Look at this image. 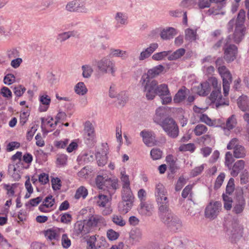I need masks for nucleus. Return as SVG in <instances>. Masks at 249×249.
<instances>
[{"label": "nucleus", "instance_id": "3", "mask_svg": "<svg viewBox=\"0 0 249 249\" xmlns=\"http://www.w3.org/2000/svg\"><path fill=\"white\" fill-rule=\"evenodd\" d=\"M95 181L99 189L103 190L104 193L108 194L110 196H111L119 188L118 179H111L106 175H98Z\"/></svg>", "mask_w": 249, "mask_h": 249}, {"label": "nucleus", "instance_id": "30", "mask_svg": "<svg viewBox=\"0 0 249 249\" xmlns=\"http://www.w3.org/2000/svg\"><path fill=\"white\" fill-rule=\"evenodd\" d=\"M187 91L188 89L184 87L179 89L174 97V102L179 103L184 100Z\"/></svg>", "mask_w": 249, "mask_h": 249}, {"label": "nucleus", "instance_id": "25", "mask_svg": "<svg viewBox=\"0 0 249 249\" xmlns=\"http://www.w3.org/2000/svg\"><path fill=\"white\" fill-rule=\"evenodd\" d=\"M238 107L243 111H249V98L246 95H242L237 99Z\"/></svg>", "mask_w": 249, "mask_h": 249}, {"label": "nucleus", "instance_id": "35", "mask_svg": "<svg viewBox=\"0 0 249 249\" xmlns=\"http://www.w3.org/2000/svg\"><path fill=\"white\" fill-rule=\"evenodd\" d=\"M196 31L190 28H188L185 31V40L192 42L196 40Z\"/></svg>", "mask_w": 249, "mask_h": 249}, {"label": "nucleus", "instance_id": "42", "mask_svg": "<svg viewBox=\"0 0 249 249\" xmlns=\"http://www.w3.org/2000/svg\"><path fill=\"white\" fill-rule=\"evenodd\" d=\"M75 91L79 95H83L87 92L88 89L83 82H79L75 87Z\"/></svg>", "mask_w": 249, "mask_h": 249}, {"label": "nucleus", "instance_id": "45", "mask_svg": "<svg viewBox=\"0 0 249 249\" xmlns=\"http://www.w3.org/2000/svg\"><path fill=\"white\" fill-rule=\"evenodd\" d=\"M116 97L117 98L118 104L121 107H123L124 106L125 104L127 101L128 98L126 92L124 91L120 92L119 94L116 95Z\"/></svg>", "mask_w": 249, "mask_h": 249}, {"label": "nucleus", "instance_id": "47", "mask_svg": "<svg viewBox=\"0 0 249 249\" xmlns=\"http://www.w3.org/2000/svg\"><path fill=\"white\" fill-rule=\"evenodd\" d=\"M170 53L171 52L169 51L159 52L154 54L152 58L153 60L156 61L162 60L164 59L166 57L168 56Z\"/></svg>", "mask_w": 249, "mask_h": 249}, {"label": "nucleus", "instance_id": "34", "mask_svg": "<svg viewBox=\"0 0 249 249\" xmlns=\"http://www.w3.org/2000/svg\"><path fill=\"white\" fill-rule=\"evenodd\" d=\"M40 102L43 106H40L39 110L40 112L46 111L50 105L51 99L48 98V96H41L40 97Z\"/></svg>", "mask_w": 249, "mask_h": 249}, {"label": "nucleus", "instance_id": "26", "mask_svg": "<svg viewBox=\"0 0 249 249\" xmlns=\"http://www.w3.org/2000/svg\"><path fill=\"white\" fill-rule=\"evenodd\" d=\"M77 35L76 31L65 32L58 34L56 36V41L62 43L71 37H75Z\"/></svg>", "mask_w": 249, "mask_h": 249}, {"label": "nucleus", "instance_id": "63", "mask_svg": "<svg viewBox=\"0 0 249 249\" xmlns=\"http://www.w3.org/2000/svg\"><path fill=\"white\" fill-rule=\"evenodd\" d=\"M107 236L110 241L117 239L119 236V233L112 229H109L107 231Z\"/></svg>", "mask_w": 249, "mask_h": 249}, {"label": "nucleus", "instance_id": "61", "mask_svg": "<svg viewBox=\"0 0 249 249\" xmlns=\"http://www.w3.org/2000/svg\"><path fill=\"white\" fill-rule=\"evenodd\" d=\"M197 4L196 0H183L181 2V5L182 7L192 8Z\"/></svg>", "mask_w": 249, "mask_h": 249}, {"label": "nucleus", "instance_id": "44", "mask_svg": "<svg viewBox=\"0 0 249 249\" xmlns=\"http://www.w3.org/2000/svg\"><path fill=\"white\" fill-rule=\"evenodd\" d=\"M19 167V164H18V166H17L16 165H9L8 170V173L13 178H20V176L18 174L19 170L17 169V167Z\"/></svg>", "mask_w": 249, "mask_h": 249}, {"label": "nucleus", "instance_id": "41", "mask_svg": "<svg viewBox=\"0 0 249 249\" xmlns=\"http://www.w3.org/2000/svg\"><path fill=\"white\" fill-rule=\"evenodd\" d=\"M111 218L112 222L117 226L123 227L126 224V221L120 215L113 214Z\"/></svg>", "mask_w": 249, "mask_h": 249}, {"label": "nucleus", "instance_id": "58", "mask_svg": "<svg viewBox=\"0 0 249 249\" xmlns=\"http://www.w3.org/2000/svg\"><path fill=\"white\" fill-rule=\"evenodd\" d=\"M213 3L212 0H198L197 6L200 9L210 8L211 3Z\"/></svg>", "mask_w": 249, "mask_h": 249}, {"label": "nucleus", "instance_id": "5", "mask_svg": "<svg viewBox=\"0 0 249 249\" xmlns=\"http://www.w3.org/2000/svg\"><path fill=\"white\" fill-rule=\"evenodd\" d=\"M209 81L213 88L210 97L212 102H216L215 106L217 108L222 106H228L229 101H225V99L222 97L221 92V86L220 85H218L217 79L215 77H211L209 79Z\"/></svg>", "mask_w": 249, "mask_h": 249}, {"label": "nucleus", "instance_id": "4", "mask_svg": "<svg viewBox=\"0 0 249 249\" xmlns=\"http://www.w3.org/2000/svg\"><path fill=\"white\" fill-rule=\"evenodd\" d=\"M122 201L118 204L120 212L126 213L132 208L134 196L130 187L122 188L121 190Z\"/></svg>", "mask_w": 249, "mask_h": 249}, {"label": "nucleus", "instance_id": "19", "mask_svg": "<svg viewBox=\"0 0 249 249\" xmlns=\"http://www.w3.org/2000/svg\"><path fill=\"white\" fill-rule=\"evenodd\" d=\"M159 45L157 43H153L149 46L143 50L139 56V60H143L148 58L158 48Z\"/></svg>", "mask_w": 249, "mask_h": 249}, {"label": "nucleus", "instance_id": "52", "mask_svg": "<svg viewBox=\"0 0 249 249\" xmlns=\"http://www.w3.org/2000/svg\"><path fill=\"white\" fill-rule=\"evenodd\" d=\"M67 160L68 156L66 155H58L56 159V164L59 166H65L67 165Z\"/></svg>", "mask_w": 249, "mask_h": 249}, {"label": "nucleus", "instance_id": "43", "mask_svg": "<svg viewBox=\"0 0 249 249\" xmlns=\"http://www.w3.org/2000/svg\"><path fill=\"white\" fill-rule=\"evenodd\" d=\"M237 121L235 115H232L226 121V128L228 130L232 129L236 125Z\"/></svg>", "mask_w": 249, "mask_h": 249}, {"label": "nucleus", "instance_id": "13", "mask_svg": "<svg viewBox=\"0 0 249 249\" xmlns=\"http://www.w3.org/2000/svg\"><path fill=\"white\" fill-rule=\"evenodd\" d=\"M85 141L88 146L91 147L95 142L94 128L89 122H86L85 124Z\"/></svg>", "mask_w": 249, "mask_h": 249}, {"label": "nucleus", "instance_id": "11", "mask_svg": "<svg viewBox=\"0 0 249 249\" xmlns=\"http://www.w3.org/2000/svg\"><path fill=\"white\" fill-rule=\"evenodd\" d=\"M83 222L89 233L93 231L98 226L106 224L104 218L99 215H91Z\"/></svg>", "mask_w": 249, "mask_h": 249}, {"label": "nucleus", "instance_id": "21", "mask_svg": "<svg viewBox=\"0 0 249 249\" xmlns=\"http://www.w3.org/2000/svg\"><path fill=\"white\" fill-rule=\"evenodd\" d=\"M246 34V27L235 26L234 32L232 36L233 42L235 43H240L243 39Z\"/></svg>", "mask_w": 249, "mask_h": 249}, {"label": "nucleus", "instance_id": "24", "mask_svg": "<svg viewBox=\"0 0 249 249\" xmlns=\"http://www.w3.org/2000/svg\"><path fill=\"white\" fill-rule=\"evenodd\" d=\"M127 16L123 12H117L115 15L114 19L116 22L115 27L118 29L123 25H125L127 24Z\"/></svg>", "mask_w": 249, "mask_h": 249}, {"label": "nucleus", "instance_id": "8", "mask_svg": "<svg viewBox=\"0 0 249 249\" xmlns=\"http://www.w3.org/2000/svg\"><path fill=\"white\" fill-rule=\"evenodd\" d=\"M96 65L100 72L103 73L110 72L113 76L114 75L116 71L115 64L107 57L96 61Z\"/></svg>", "mask_w": 249, "mask_h": 249}, {"label": "nucleus", "instance_id": "36", "mask_svg": "<svg viewBox=\"0 0 249 249\" xmlns=\"http://www.w3.org/2000/svg\"><path fill=\"white\" fill-rule=\"evenodd\" d=\"M108 194H100L98 196L99 199L97 203L99 206L104 207L109 201V198L110 197Z\"/></svg>", "mask_w": 249, "mask_h": 249}, {"label": "nucleus", "instance_id": "1", "mask_svg": "<svg viewBox=\"0 0 249 249\" xmlns=\"http://www.w3.org/2000/svg\"><path fill=\"white\" fill-rule=\"evenodd\" d=\"M164 69L162 65H159L149 69L146 73L142 75L139 86L142 91H147L148 97H152L154 87L158 84V82L154 78L159 75Z\"/></svg>", "mask_w": 249, "mask_h": 249}, {"label": "nucleus", "instance_id": "10", "mask_svg": "<svg viewBox=\"0 0 249 249\" xmlns=\"http://www.w3.org/2000/svg\"><path fill=\"white\" fill-rule=\"evenodd\" d=\"M230 40L231 37L229 36L226 40V42L225 43L223 48L224 58L228 63L233 61L236 58L238 51L237 47L235 45L230 44Z\"/></svg>", "mask_w": 249, "mask_h": 249}, {"label": "nucleus", "instance_id": "9", "mask_svg": "<svg viewBox=\"0 0 249 249\" xmlns=\"http://www.w3.org/2000/svg\"><path fill=\"white\" fill-rule=\"evenodd\" d=\"M246 201L243 196V191L241 188L235 191V197L233 202L232 212L236 214L241 213L246 206Z\"/></svg>", "mask_w": 249, "mask_h": 249}, {"label": "nucleus", "instance_id": "33", "mask_svg": "<svg viewBox=\"0 0 249 249\" xmlns=\"http://www.w3.org/2000/svg\"><path fill=\"white\" fill-rule=\"evenodd\" d=\"M246 12L242 9L240 10L237 15L235 22V26L237 27H245L244 25L245 20Z\"/></svg>", "mask_w": 249, "mask_h": 249}, {"label": "nucleus", "instance_id": "23", "mask_svg": "<svg viewBox=\"0 0 249 249\" xmlns=\"http://www.w3.org/2000/svg\"><path fill=\"white\" fill-rule=\"evenodd\" d=\"M210 83V82L209 81L205 82L198 86L196 88V90L197 94L202 96H206L208 95L211 91Z\"/></svg>", "mask_w": 249, "mask_h": 249}, {"label": "nucleus", "instance_id": "18", "mask_svg": "<svg viewBox=\"0 0 249 249\" xmlns=\"http://www.w3.org/2000/svg\"><path fill=\"white\" fill-rule=\"evenodd\" d=\"M140 136L142 138L144 144L147 146L151 147L156 144L155 137L151 132L142 130L140 133Z\"/></svg>", "mask_w": 249, "mask_h": 249}, {"label": "nucleus", "instance_id": "15", "mask_svg": "<svg viewBox=\"0 0 249 249\" xmlns=\"http://www.w3.org/2000/svg\"><path fill=\"white\" fill-rule=\"evenodd\" d=\"M155 197L158 206V214L168 211L170 208L167 194H164V195Z\"/></svg>", "mask_w": 249, "mask_h": 249}, {"label": "nucleus", "instance_id": "54", "mask_svg": "<svg viewBox=\"0 0 249 249\" xmlns=\"http://www.w3.org/2000/svg\"><path fill=\"white\" fill-rule=\"evenodd\" d=\"M234 161L231 152H227L225 155V164L229 170H231L232 163Z\"/></svg>", "mask_w": 249, "mask_h": 249}, {"label": "nucleus", "instance_id": "53", "mask_svg": "<svg viewBox=\"0 0 249 249\" xmlns=\"http://www.w3.org/2000/svg\"><path fill=\"white\" fill-rule=\"evenodd\" d=\"M208 130L207 127L203 124H197L194 129V133L196 136H200L206 133Z\"/></svg>", "mask_w": 249, "mask_h": 249}, {"label": "nucleus", "instance_id": "40", "mask_svg": "<svg viewBox=\"0 0 249 249\" xmlns=\"http://www.w3.org/2000/svg\"><path fill=\"white\" fill-rule=\"evenodd\" d=\"M81 69L82 70V76L86 78H89L93 71L92 68L89 65H83Z\"/></svg>", "mask_w": 249, "mask_h": 249}, {"label": "nucleus", "instance_id": "27", "mask_svg": "<svg viewBox=\"0 0 249 249\" xmlns=\"http://www.w3.org/2000/svg\"><path fill=\"white\" fill-rule=\"evenodd\" d=\"M242 229L237 221H235L231 223V225L228 229L229 234L236 238L238 235L241 234Z\"/></svg>", "mask_w": 249, "mask_h": 249}, {"label": "nucleus", "instance_id": "46", "mask_svg": "<svg viewBox=\"0 0 249 249\" xmlns=\"http://www.w3.org/2000/svg\"><path fill=\"white\" fill-rule=\"evenodd\" d=\"M200 120L202 122L206 124L209 126H217L216 121L215 120H212L207 115L203 114L200 116Z\"/></svg>", "mask_w": 249, "mask_h": 249}, {"label": "nucleus", "instance_id": "62", "mask_svg": "<svg viewBox=\"0 0 249 249\" xmlns=\"http://www.w3.org/2000/svg\"><path fill=\"white\" fill-rule=\"evenodd\" d=\"M234 180L233 178H231L227 185L226 189V193L229 195H231L234 190Z\"/></svg>", "mask_w": 249, "mask_h": 249}, {"label": "nucleus", "instance_id": "64", "mask_svg": "<svg viewBox=\"0 0 249 249\" xmlns=\"http://www.w3.org/2000/svg\"><path fill=\"white\" fill-rule=\"evenodd\" d=\"M97 249H105L106 248H107L108 247L109 245L107 243L106 238L105 237L101 236L99 238V240L97 242Z\"/></svg>", "mask_w": 249, "mask_h": 249}, {"label": "nucleus", "instance_id": "48", "mask_svg": "<svg viewBox=\"0 0 249 249\" xmlns=\"http://www.w3.org/2000/svg\"><path fill=\"white\" fill-rule=\"evenodd\" d=\"M167 194V191L165 187L160 183L157 184L155 187V197Z\"/></svg>", "mask_w": 249, "mask_h": 249}, {"label": "nucleus", "instance_id": "12", "mask_svg": "<svg viewBox=\"0 0 249 249\" xmlns=\"http://www.w3.org/2000/svg\"><path fill=\"white\" fill-rule=\"evenodd\" d=\"M222 204L220 201L211 202L205 209V216L210 219H215L221 210Z\"/></svg>", "mask_w": 249, "mask_h": 249}, {"label": "nucleus", "instance_id": "59", "mask_svg": "<svg viewBox=\"0 0 249 249\" xmlns=\"http://www.w3.org/2000/svg\"><path fill=\"white\" fill-rule=\"evenodd\" d=\"M162 152L158 148H153L151 150L150 155L153 160H158L161 158Z\"/></svg>", "mask_w": 249, "mask_h": 249}, {"label": "nucleus", "instance_id": "49", "mask_svg": "<svg viewBox=\"0 0 249 249\" xmlns=\"http://www.w3.org/2000/svg\"><path fill=\"white\" fill-rule=\"evenodd\" d=\"M121 177L120 178L122 182V188L130 187V182L129 176L125 174V171L121 172Z\"/></svg>", "mask_w": 249, "mask_h": 249}, {"label": "nucleus", "instance_id": "7", "mask_svg": "<svg viewBox=\"0 0 249 249\" xmlns=\"http://www.w3.org/2000/svg\"><path fill=\"white\" fill-rule=\"evenodd\" d=\"M218 71L222 79L224 96H227L229 94L230 84L232 82V75L229 69L225 66L218 67Z\"/></svg>", "mask_w": 249, "mask_h": 249}, {"label": "nucleus", "instance_id": "20", "mask_svg": "<svg viewBox=\"0 0 249 249\" xmlns=\"http://www.w3.org/2000/svg\"><path fill=\"white\" fill-rule=\"evenodd\" d=\"M153 208L152 204L141 202L138 208V211L142 215L150 216L152 214Z\"/></svg>", "mask_w": 249, "mask_h": 249}, {"label": "nucleus", "instance_id": "17", "mask_svg": "<svg viewBox=\"0 0 249 249\" xmlns=\"http://www.w3.org/2000/svg\"><path fill=\"white\" fill-rule=\"evenodd\" d=\"M88 233L89 232L85 226L84 222L78 221L75 223L71 233L73 238L81 237Z\"/></svg>", "mask_w": 249, "mask_h": 249}, {"label": "nucleus", "instance_id": "56", "mask_svg": "<svg viewBox=\"0 0 249 249\" xmlns=\"http://www.w3.org/2000/svg\"><path fill=\"white\" fill-rule=\"evenodd\" d=\"M88 9L86 7L85 4L79 0H76V4L75 12L87 13Z\"/></svg>", "mask_w": 249, "mask_h": 249}, {"label": "nucleus", "instance_id": "60", "mask_svg": "<svg viewBox=\"0 0 249 249\" xmlns=\"http://www.w3.org/2000/svg\"><path fill=\"white\" fill-rule=\"evenodd\" d=\"M96 241V237L95 236L93 235L89 237L87 240V249H97L96 245H95Z\"/></svg>", "mask_w": 249, "mask_h": 249}, {"label": "nucleus", "instance_id": "39", "mask_svg": "<svg viewBox=\"0 0 249 249\" xmlns=\"http://www.w3.org/2000/svg\"><path fill=\"white\" fill-rule=\"evenodd\" d=\"M95 157L99 166H103L107 163V157L106 154H102L100 152H97L95 154Z\"/></svg>", "mask_w": 249, "mask_h": 249}, {"label": "nucleus", "instance_id": "55", "mask_svg": "<svg viewBox=\"0 0 249 249\" xmlns=\"http://www.w3.org/2000/svg\"><path fill=\"white\" fill-rule=\"evenodd\" d=\"M195 148L196 147L194 143H189L188 144H181L179 147L178 149L181 152L190 151L192 152L195 151Z\"/></svg>", "mask_w": 249, "mask_h": 249}, {"label": "nucleus", "instance_id": "28", "mask_svg": "<svg viewBox=\"0 0 249 249\" xmlns=\"http://www.w3.org/2000/svg\"><path fill=\"white\" fill-rule=\"evenodd\" d=\"M245 167V161L242 160H238L232 166L231 175L233 177L237 176L239 173Z\"/></svg>", "mask_w": 249, "mask_h": 249}, {"label": "nucleus", "instance_id": "2", "mask_svg": "<svg viewBox=\"0 0 249 249\" xmlns=\"http://www.w3.org/2000/svg\"><path fill=\"white\" fill-rule=\"evenodd\" d=\"M159 216L161 221L171 231L177 232L180 231L183 226L180 218L173 213L170 209L168 210V211L159 214Z\"/></svg>", "mask_w": 249, "mask_h": 249}, {"label": "nucleus", "instance_id": "14", "mask_svg": "<svg viewBox=\"0 0 249 249\" xmlns=\"http://www.w3.org/2000/svg\"><path fill=\"white\" fill-rule=\"evenodd\" d=\"M65 232L63 228L53 227L44 231V235L50 241H58L61 234Z\"/></svg>", "mask_w": 249, "mask_h": 249}, {"label": "nucleus", "instance_id": "22", "mask_svg": "<svg viewBox=\"0 0 249 249\" xmlns=\"http://www.w3.org/2000/svg\"><path fill=\"white\" fill-rule=\"evenodd\" d=\"M129 238L133 244L140 242L142 239V232L139 228L132 229L129 232Z\"/></svg>", "mask_w": 249, "mask_h": 249}, {"label": "nucleus", "instance_id": "37", "mask_svg": "<svg viewBox=\"0 0 249 249\" xmlns=\"http://www.w3.org/2000/svg\"><path fill=\"white\" fill-rule=\"evenodd\" d=\"M185 53V50L183 48H180L176 50L171 54L169 55L168 59L169 60H175L180 58Z\"/></svg>", "mask_w": 249, "mask_h": 249}, {"label": "nucleus", "instance_id": "50", "mask_svg": "<svg viewBox=\"0 0 249 249\" xmlns=\"http://www.w3.org/2000/svg\"><path fill=\"white\" fill-rule=\"evenodd\" d=\"M192 185H188L186 186L182 192V197L184 198H186L189 196L188 200L192 201L193 194L192 193Z\"/></svg>", "mask_w": 249, "mask_h": 249}, {"label": "nucleus", "instance_id": "38", "mask_svg": "<svg viewBox=\"0 0 249 249\" xmlns=\"http://www.w3.org/2000/svg\"><path fill=\"white\" fill-rule=\"evenodd\" d=\"M222 6L221 5H217L216 6L210 8L207 12L208 15L210 16L211 15H224L225 12L223 11Z\"/></svg>", "mask_w": 249, "mask_h": 249}, {"label": "nucleus", "instance_id": "31", "mask_svg": "<svg viewBox=\"0 0 249 249\" xmlns=\"http://www.w3.org/2000/svg\"><path fill=\"white\" fill-rule=\"evenodd\" d=\"M246 155V151L245 147L240 145H237L233 149V156L235 158H243Z\"/></svg>", "mask_w": 249, "mask_h": 249}, {"label": "nucleus", "instance_id": "51", "mask_svg": "<svg viewBox=\"0 0 249 249\" xmlns=\"http://www.w3.org/2000/svg\"><path fill=\"white\" fill-rule=\"evenodd\" d=\"M88 194L87 189L84 186H81L76 190L75 198L79 199L82 197L85 198L87 196Z\"/></svg>", "mask_w": 249, "mask_h": 249}, {"label": "nucleus", "instance_id": "29", "mask_svg": "<svg viewBox=\"0 0 249 249\" xmlns=\"http://www.w3.org/2000/svg\"><path fill=\"white\" fill-rule=\"evenodd\" d=\"M176 35L175 29L172 27H168L163 29L160 34L161 38L164 40H168L173 38Z\"/></svg>", "mask_w": 249, "mask_h": 249}, {"label": "nucleus", "instance_id": "6", "mask_svg": "<svg viewBox=\"0 0 249 249\" xmlns=\"http://www.w3.org/2000/svg\"><path fill=\"white\" fill-rule=\"evenodd\" d=\"M158 123L170 137L176 138L178 136L179 133L178 127L176 122L173 118L167 117L160 123Z\"/></svg>", "mask_w": 249, "mask_h": 249}, {"label": "nucleus", "instance_id": "16", "mask_svg": "<svg viewBox=\"0 0 249 249\" xmlns=\"http://www.w3.org/2000/svg\"><path fill=\"white\" fill-rule=\"evenodd\" d=\"M144 93L145 97L147 100H153L156 95H158L160 97L166 95L168 93H169V90L168 88V86L167 85L165 84H162L160 85H156V86L154 87L153 93H152V97H148L147 95V93L148 94L147 91H143Z\"/></svg>", "mask_w": 249, "mask_h": 249}, {"label": "nucleus", "instance_id": "32", "mask_svg": "<svg viewBox=\"0 0 249 249\" xmlns=\"http://www.w3.org/2000/svg\"><path fill=\"white\" fill-rule=\"evenodd\" d=\"M110 57H119L122 59H125L127 57V53L126 51L120 49H111L109 54Z\"/></svg>", "mask_w": 249, "mask_h": 249}, {"label": "nucleus", "instance_id": "57", "mask_svg": "<svg viewBox=\"0 0 249 249\" xmlns=\"http://www.w3.org/2000/svg\"><path fill=\"white\" fill-rule=\"evenodd\" d=\"M61 244L65 249L69 248L71 245V241L66 233L62 234Z\"/></svg>", "mask_w": 249, "mask_h": 249}]
</instances>
